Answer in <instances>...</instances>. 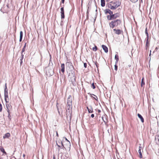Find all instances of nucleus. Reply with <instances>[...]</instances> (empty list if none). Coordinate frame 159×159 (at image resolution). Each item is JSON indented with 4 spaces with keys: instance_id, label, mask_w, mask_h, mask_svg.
Instances as JSON below:
<instances>
[{
    "instance_id": "obj_11",
    "label": "nucleus",
    "mask_w": 159,
    "mask_h": 159,
    "mask_svg": "<svg viewBox=\"0 0 159 159\" xmlns=\"http://www.w3.org/2000/svg\"><path fill=\"white\" fill-rule=\"evenodd\" d=\"M142 149V147L140 146L139 147V150H138V152L139 153V157L141 158H142V152H141V150Z\"/></svg>"
},
{
    "instance_id": "obj_27",
    "label": "nucleus",
    "mask_w": 159,
    "mask_h": 159,
    "mask_svg": "<svg viewBox=\"0 0 159 159\" xmlns=\"http://www.w3.org/2000/svg\"><path fill=\"white\" fill-rule=\"evenodd\" d=\"M26 46V43H25L24 47H23V48H22V52H21L22 53H23L25 51Z\"/></svg>"
},
{
    "instance_id": "obj_62",
    "label": "nucleus",
    "mask_w": 159,
    "mask_h": 159,
    "mask_svg": "<svg viewBox=\"0 0 159 159\" xmlns=\"http://www.w3.org/2000/svg\"><path fill=\"white\" fill-rule=\"evenodd\" d=\"M121 159H122V158H121Z\"/></svg>"
},
{
    "instance_id": "obj_21",
    "label": "nucleus",
    "mask_w": 159,
    "mask_h": 159,
    "mask_svg": "<svg viewBox=\"0 0 159 159\" xmlns=\"http://www.w3.org/2000/svg\"><path fill=\"white\" fill-rule=\"evenodd\" d=\"M118 2L119 3H120L119 1H116L115 2H113V1H111L110 2V3H111V4L113 5H115L116 4H118Z\"/></svg>"
},
{
    "instance_id": "obj_54",
    "label": "nucleus",
    "mask_w": 159,
    "mask_h": 159,
    "mask_svg": "<svg viewBox=\"0 0 159 159\" xmlns=\"http://www.w3.org/2000/svg\"><path fill=\"white\" fill-rule=\"evenodd\" d=\"M157 123H158V126L159 127V121L157 122Z\"/></svg>"
},
{
    "instance_id": "obj_3",
    "label": "nucleus",
    "mask_w": 159,
    "mask_h": 159,
    "mask_svg": "<svg viewBox=\"0 0 159 159\" xmlns=\"http://www.w3.org/2000/svg\"><path fill=\"white\" fill-rule=\"evenodd\" d=\"M71 73H70L69 75V77L70 78V76H72V79L71 80V81L72 83L75 82V72L74 70V69L70 70Z\"/></svg>"
},
{
    "instance_id": "obj_10",
    "label": "nucleus",
    "mask_w": 159,
    "mask_h": 159,
    "mask_svg": "<svg viewBox=\"0 0 159 159\" xmlns=\"http://www.w3.org/2000/svg\"><path fill=\"white\" fill-rule=\"evenodd\" d=\"M113 30L116 34L118 35L121 34L123 32V31L120 29H113Z\"/></svg>"
},
{
    "instance_id": "obj_25",
    "label": "nucleus",
    "mask_w": 159,
    "mask_h": 159,
    "mask_svg": "<svg viewBox=\"0 0 159 159\" xmlns=\"http://www.w3.org/2000/svg\"><path fill=\"white\" fill-rule=\"evenodd\" d=\"M46 73L47 75H52L53 74V71L52 70H50V72H49V74H48V72L46 71Z\"/></svg>"
},
{
    "instance_id": "obj_44",
    "label": "nucleus",
    "mask_w": 159,
    "mask_h": 159,
    "mask_svg": "<svg viewBox=\"0 0 159 159\" xmlns=\"http://www.w3.org/2000/svg\"><path fill=\"white\" fill-rule=\"evenodd\" d=\"M65 2V0H61V3H64Z\"/></svg>"
},
{
    "instance_id": "obj_19",
    "label": "nucleus",
    "mask_w": 159,
    "mask_h": 159,
    "mask_svg": "<svg viewBox=\"0 0 159 159\" xmlns=\"http://www.w3.org/2000/svg\"><path fill=\"white\" fill-rule=\"evenodd\" d=\"M115 59L116 60L115 63H116V64H117V63L118 62V61L119 60V56H118V55L116 54L115 55Z\"/></svg>"
},
{
    "instance_id": "obj_37",
    "label": "nucleus",
    "mask_w": 159,
    "mask_h": 159,
    "mask_svg": "<svg viewBox=\"0 0 159 159\" xmlns=\"http://www.w3.org/2000/svg\"><path fill=\"white\" fill-rule=\"evenodd\" d=\"M2 106L1 103H0V112L2 111Z\"/></svg>"
},
{
    "instance_id": "obj_35",
    "label": "nucleus",
    "mask_w": 159,
    "mask_h": 159,
    "mask_svg": "<svg viewBox=\"0 0 159 159\" xmlns=\"http://www.w3.org/2000/svg\"><path fill=\"white\" fill-rule=\"evenodd\" d=\"M95 64L96 65V67L98 69V64L97 63V61H95L94 62Z\"/></svg>"
},
{
    "instance_id": "obj_20",
    "label": "nucleus",
    "mask_w": 159,
    "mask_h": 159,
    "mask_svg": "<svg viewBox=\"0 0 159 159\" xmlns=\"http://www.w3.org/2000/svg\"><path fill=\"white\" fill-rule=\"evenodd\" d=\"M23 33L22 31H20V39L19 41L21 42L22 40V37H23Z\"/></svg>"
},
{
    "instance_id": "obj_22",
    "label": "nucleus",
    "mask_w": 159,
    "mask_h": 159,
    "mask_svg": "<svg viewBox=\"0 0 159 159\" xmlns=\"http://www.w3.org/2000/svg\"><path fill=\"white\" fill-rule=\"evenodd\" d=\"M102 118L103 122L105 123V125H106L107 122H108V121L107 120L106 118V117H102Z\"/></svg>"
},
{
    "instance_id": "obj_39",
    "label": "nucleus",
    "mask_w": 159,
    "mask_h": 159,
    "mask_svg": "<svg viewBox=\"0 0 159 159\" xmlns=\"http://www.w3.org/2000/svg\"><path fill=\"white\" fill-rule=\"evenodd\" d=\"M93 95H94V96H95L96 97V98H94V97H93V98L95 99L97 101L98 100V98L95 95H94V94H93Z\"/></svg>"
},
{
    "instance_id": "obj_52",
    "label": "nucleus",
    "mask_w": 159,
    "mask_h": 159,
    "mask_svg": "<svg viewBox=\"0 0 159 159\" xmlns=\"http://www.w3.org/2000/svg\"><path fill=\"white\" fill-rule=\"evenodd\" d=\"M151 50H150V54H149V56H150L151 55Z\"/></svg>"
},
{
    "instance_id": "obj_50",
    "label": "nucleus",
    "mask_w": 159,
    "mask_h": 159,
    "mask_svg": "<svg viewBox=\"0 0 159 159\" xmlns=\"http://www.w3.org/2000/svg\"><path fill=\"white\" fill-rule=\"evenodd\" d=\"M101 110H98V112H99V113H100V112H101Z\"/></svg>"
},
{
    "instance_id": "obj_6",
    "label": "nucleus",
    "mask_w": 159,
    "mask_h": 159,
    "mask_svg": "<svg viewBox=\"0 0 159 159\" xmlns=\"http://www.w3.org/2000/svg\"><path fill=\"white\" fill-rule=\"evenodd\" d=\"M120 16V15L119 13H116L114 14H113V15L110 16V20L112 19H117V18Z\"/></svg>"
},
{
    "instance_id": "obj_23",
    "label": "nucleus",
    "mask_w": 159,
    "mask_h": 159,
    "mask_svg": "<svg viewBox=\"0 0 159 159\" xmlns=\"http://www.w3.org/2000/svg\"><path fill=\"white\" fill-rule=\"evenodd\" d=\"M101 6L102 7L105 6V1L104 0H101Z\"/></svg>"
},
{
    "instance_id": "obj_41",
    "label": "nucleus",
    "mask_w": 159,
    "mask_h": 159,
    "mask_svg": "<svg viewBox=\"0 0 159 159\" xmlns=\"http://www.w3.org/2000/svg\"><path fill=\"white\" fill-rule=\"evenodd\" d=\"M10 117H11V116H10V113H8V117L9 119H10Z\"/></svg>"
},
{
    "instance_id": "obj_1",
    "label": "nucleus",
    "mask_w": 159,
    "mask_h": 159,
    "mask_svg": "<svg viewBox=\"0 0 159 159\" xmlns=\"http://www.w3.org/2000/svg\"><path fill=\"white\" fill-rule=\"evenodd\" d=\"M111 21L109 23V25L111 28L113 29L114 28H118L119 27L122 23V21L120 19H112Z\"/></svg>"
},
{
    "instance_id": "obj_55",
    "label": "nucleus",
    "mask_w": 159,
    "mask_h": 159,
    "mask_svg": "<svg viewBox=\"0 0 159 159\" xmlns=\"http://www.w3.org/2000/svg\"><path fill=\"white\" fill-rule=\"evenodd\" d=\"M7 87V84L6 83L5 84V88H6Z\"/></svg>"
},
{
    "instance_id": "obj_4",
    "label": "nucleus",
    "mask_w": 159,
    "mask_h": 159,
    "mask_svg": "<svg viewBox=\"0 0 159 159\" xmlns=\"http://www.w3.org/2000/svg\"><path fill=\"white\" fill-rule=\"evenodd\" d=\"M105 13L106 14L109 13L110 15L107 16V19L109 20H110V16L113 15V12L109 9H106L104 11Z\"/></svg>"
},
{
    "instance_id": "obj_43",
    "label": "nucleus",
    "mask_w": 159,
    "mask_h": 159,
    "mask_svg": "<svg viewBox=\"0 0 159 159\" xmlns=\"http://www.w3.org/2000/svg\"><path fill=\"white\" fill-rule=\"evenodd\" d=\"M70 81H71V79H72V76H70Z\"/></svg>"
},
{
    "instance_id": "obj_26",
    "label": "nucleus",
    "mask_w": 159,
    "mask_h": 159,
    "mask_svg": "<svg viewBox=\"0 0 159 159\" xmlns=\"http://www.w3.org/2000/svg\"><path fill=\"white\" fill-rule=\"evenodd\" d=\"M144 78L143 77V78L142 79L141 83V86L142 87H143V85H144L145 84V83L144 82Z\"/></svg>"
},
{
    "instance_id": "obj_5",
    "label": "nucleus",
    "mask_w": 159,
    "mask_h": 159,
    "mask_svg": "<svg viewBox=\"0 0 159 159\" xmlns=\"http://www.w3.org/2000/svg\"><path fill=\"white\" fill-rule=\"evenodd\" d=\"M120 5V3L118 2V4L115 5H112L111 4H108V7L111 10H115Z\"/></svg>"
},
{
    "instance_id": "obj_61",
    "label": "nucleus",
    "mask_w": 159,
    "mask_h": 159,
    "mask_svg": "<svg viewBox=\"0 0 159 159\" xmlns=\"http://www.w3.org/2000/svg\"><path fill=\"white\" fill-rule=\"evenodd\" d=\"M0 159H2L1 158H0Z\"/></svg>"
},
{
    "instance_id": "obj_60",
    "label": "nucleus",
    "mask_w": 159,
    "mask_h": 159,
    "mask_svg": "<svg viewBox=\"0 0 159 159\" xmlns=\"http://www.w3.org/2000/svg\"><path fill=\"white\" fill-rule=\"evenodd\" d=\"M158 140L159 141V139H158Z\"/></svg>"
},
{
    "instance_id": "obj_42",
    "label": "nucleus",
    "mask_w": 159,
    "mask_h": 159,
    "mask_svg": "<svg viewBox=\"0 0 159 159\" xmlns=\"http://www.w3.org/2000/svg\"><path fill=\"white\" fill-rule=\"evenodd\" d=\"M91 116L92 118H93L94 116V115L93 114H92L91 115Z\"/></svg>"
},
{
    "instance_id": "obj_56",
    "label": "nucleus",
    "mask_w": 159,
    "mask_h": 159,
    "mask_svg": "<svg viewBox=\"0 0 159 159\" xmlns=\"http://www.w3.org/2000/svg\"><path fill=\"white\" fill-rule=\"evenodd\" d=\"M56 144H57V146H58V145H59L57 144V143H56Z\"/></svg>"
},
{
    "instance_id": "obj_15",
    "label": "nucleus",
    "mask_w": 159,
    "mask_h": 159,
    "mask_svg": "<svg viewBox=\"0 0 159 159\" xmlns=\"http://www.w3.org/2000/svg\"><path fill=\"white\" fill-rule=\"evenodd\" d=\"M10 136V134L9 133H7L6 134L3 136V138L4 139H6V138H8Z\"/></svg>"
},
{
    "instance_id": "obj_7",
    "label": "nucleus",
    "mask_w": 159,
    "mask_h": 159,
    "mask_svg": "<svg viewBox=\"0 0 159 159\" xmlns=\"http://www.w3.org/2000/svg\"><path fill=\"white\" fill-rule=\"evenodd\" d=\"M72 105V98L71 95H69L67 99V104Z\"/></svg>"
},
{
    "instance_id": "obj_2",
    "label": "nucleus",
    "mask_w": 159,
    "mask_h": 159,
    "mask_svg": "<svg viewBox=\"0 0 159 159\" xmlns=\"http://www.w3.org/2000/svg\"><path fill=\"white\" fill-rule=\"evenodd\" d=\"M72 105H66V117L67 118H69L70 120L71 119V113H72Z\"/></svg>"
},
{
    "instance_id": "obj_46",
    "label": "nucleus",
    "mask_w": 159,
    "mask_h": 159,
    "mask_svg": "<svg viewBox=\"0 0 159 159\" xmlns=\"http://www.w3.org/2000/svg\"><path fill=\"white\" fill-rule=\"evenodd\" d=\"M56 135L57 136V137H58V133H57V131H56Z\"/></svg>"
},
{
    "instance_id": "obj_8",
    "label": "nucleus",
    "mask_w": 159,
    "mask_h": 159,
    "mask_svg": "<svg viewBox=\"0 0 159 159\" xmlns=\"http://www.w3.org/2000/svg\"><path fill=\"white\" fill-rule=\"evenodd\" d=\"M61 19H63L65 18L64 11L63 7L61 8Z\"/></svg>"
},
{
    "instance_id": "obj_28",
    "label": "nucleus",
    "mask_w": 159,
    "mask_h": 159,
    "mask_svg": "<svg viewBox=\"0 0 159 159\" xmlns=\"http://www.w3.org/2000/svg\"><path fill=\"white\" fill-rule=\"evenodd\" d=\"M8 94V89L7 87H6L4 89V94Z\"/></svg>"
},
{
    "instance_id": "obj_59",
    "label": "nucleus",
    "mask_w": 159,
    "mask_h": 159,
    "mask_svg": "<svg viewBox=\"0 0 159 159\" xmlns=\"http://www.w3.org/2000/svg\"><path fill=\"white\" fill-rule=\"evenodd\" d=\"M53 159H55V157H53Z\"/></svg>"
},
{
    "instance_id": "obj_14",
    "label": "nucleus",
    "mask_w": 159,
    "mask_h": 159,
    "mask_svg": "<svg viewBox=\"0 0 159 159\" xmlns=\"http://www.w3.org/2000/svg\"><path fill=\"white\" fill-rule=\"evenodd\" d=\"M61 146H60L59 145H58V147L59 148H58V151H59V152H60V149H63V150H64V146L63 145V143L62 142H61Z\"/></svg>"
},
{
    "instance_id": "obj_58",
    "label": "nucleus",
    "mask_w": 159,
    "mask_h": 159,
    "mask_svg": "<svg viewBox=\"0 0 159 159\" xmlns=\"http://www.w3.org/2000/svg\"><path fill=\"white\" fill-rule=\"evenodd\" d=\"M157 48H156V49H155V50H157Z\"/></svg>"
},
{
    "instance_id": "obj_17",
    "label": "nucleus",
    "mask_w": 159,
    "mask_h": 159,
    "mask_svg": "<svg viewBox=\"0 0 159 159\" xmlns=\"http://www.w3.org/2000/svg\"><path fill=\"white\" fill-rule=\"evenodd\" d=\"M138 116L139 118L140 119L142 123H143L144 121V120L142 116L139 113L138 114Z\"/></svg>"
},
{
    "instance_id": "obj_47",
    "label": "nucleus",
    "mask_w": 159,
    "mask_h": 159,
    "mask_svg": "<svg viewBox=\"0 0 159 159\" xmlns=\"http://www.w3.org/2000/svg\"><path fill=\"white\" fill-rule=\"evenodd\" d=\"M87 19H88V12L87 11Z\"/></svg>"
},
{
    "instance_id": "obj_34",
    "label": "nucleus",
    "mask_w": 159,
    "mask_h": 159,
    "mask_svg": "<svg viewBox=\"0 0 159 159\" xmlns=\"http://www.w3.org/2000/svg\"><path fill=\"white\" fill-rule=\"evenodd\" d=\"M91 86L93 89H94L95 88V86L94 83H93L92 84Z\"/></svg>"
},
{
    "instance_id": "obj_24",
    "label": "nucleus",
    "mask_w": 159,
    "mask_h": 159,
    "mask_svg": "<svg viewBox=\"0 0 159 159\" xmlns=\"http://www.w3.org/2000/svg\"><path fill=\"white\" fill-rule=\"evenodd\" d=\"M5 100L6 102H9V101L7 100V98H8V94H4Z\"/></svg>"
},
{
    "instance_id": "obj_16",
    "label": "nucleus",
    "mask_w": 159,
    "mask_h": 159,
    "mask_svg": "<svg viewBox=\"0 0 159 159\" xmlns=\"http://www.w3.org/2000/svg\"><path fill=\"white\" fill-rule=\"evenodd\" d=\"M61 70L63 73L65 71V64L64 63L61 64Z\"/></svg>"
},
{
    "instance_id": "obj_33",
    "label": "nucleus",
    "mask_w": 159,
    "mask_h": 159,
    "mask_svg": "<svg viewBox=\"0 0 159 159\" xmlns=\"http://www.w3.org/2000/svg\"><path fill=\"white\" fill-rule=\"evenodd\" d=\"M97 47L95 46L92 49L93 51H96L97 50Z\"/></svg>"
},
{
    "instance_id": "obj_18",
    "label": "nucleus",
    "mask_w": 159,
    "mask_h": 159,
    "mask_svg": "<svg viewBox=\"0 0 159 159\" xmlns=\"http://www.w3.org/2000/svg\"><path fill=\"white\" fill-rule=\"evenodd\" d=\"M149 42H148V38H147V39L146 40V49L147 50L148 48L149 47Z\"/></svg>"
},
{
    "instance_id": "obj_31",
    "label": "nucleus",
    "mask_w": 159,
    "mask_h": 159,
    "mask_svg": "<svg viewBox=\"0 0 159 159\" xmlns=\"http://www.w3.org/2000/svg\"><path fill=\"white\" fill-rule=\"evenodd\" d=\"M6 106L7 109H9L10 108V106L9 102H6Z\"/></svg>"
},
{
    "instance_id": "obj_32",
    "label": "nucleus",
    "mask_w": 159,
    "mask_h": 159,
    "mask_svg": "<svg viewBox=\"0 0 159 159\" xmlns=\"http://www.w3.org/2000/svg\"><path fill=\"white\" fill-rule=\"evenodd\" d=\"M24 58V55L23 54V53L21 52V55L20 58V60H22Z\"/></svg>"
},
{
    "instance_id": "obj_12",
    "label": "nucleus",
    "mask_w": 159,
    "mask_h": 159,
    "mask_svg": "<svg viewBox=\"0 0 159 159\" xmlns=\"http://www.w3.org/2000/svg\"><path fill=\"white\" fill-rule=\"evenodd\" d=\"M102 47L105 52L107 53L108 52V48L106 46L104 45H102Z\"/></svg>"
},
{
    "instance_id": "obj_53",
    "label": "nucleus",
    "mask_w": 159,
    "mask_h": 159,
    "mask_svg": "<svg viewBox=\"0 0 159 159\" xmlns=\"http://www.w3.org/2000/svg\"><path fill=\"white\" fill-rule=\"evenodd\" d=\"M66 140L67 141H68L69 142V143H70V142L67 139H66Z\"/></svg>"
},
{
    "instance_id": "obj_30",
    "label": "nucleus",
    "mask_w": 159,
    "mask_h": 159,
    "mask_svg": "<svg viewBox=\"0 0 159 159\" xmlns=\"http://www.w3.org/2000/svg\"><path fill=\"white\" fill-rule=\"evenodd\" d=\"M0 149L1 151L3 153H5V154H6L7 153L5 151L4 149L3 148H0Z\"/></svg>"
},
{
    "instance_id": "obj_57",
    "label": "nucleus",
    "mask_w": 159,
    "mask_h": 159,
    "mask_svg": "<svg viewBox=\"0 0 159 159\" xmlns=\"http://www.w3.org/2000/svg\"><path fill=\"white\" fill-rule=\"evenodd\" d=\"M66 159H70L69 158H66Z\"/></svg>"
},
{
    "instance_id": "obj_49",
    "label": "nucleus",
    "mask_w": 159,
    "mask_h": 159,
    "mask_svg": "<svg viewBox=\"0 0 159 159\" xmlns=\"http://www.w3.org/2000/svg\"><path fill=\"white\" fill-rule=\"evenodd\" d=\"M22 63V60H20V65H21Z\"/></svg>"
},
{
    "instance_id": "obj_13",
    "label": "nucleus",
    "mask_w": 159,
    "mask_h": 159,
    "mask_svg": "<svg viewBox=\"0 0 159 159\" xmlns=\"http://www.w3.org/2000/svg\"><path fill=\"white\" fill-rule=\"evenodd\" d=\"M89 108L88 107H87V109L89 113H93V109L92 107L90 106L89 107Z\"/></svg>"
},
{
    "instance_id": "obj_51",
    "label": "nucleus",
    "mask_w": 159,
    "mask_h": 159,
    "mask_svg": "<svg viewBox=\"0 0 159 159\" xmlns=\"http://www.w3.org/2000/svg\"><path fill=\"white\" fill-rule=\"evenodd\" d=\"M23 157H25V155L24 154H23Z\"/></svg>"
},
{
    "instance_id": "obj_40",
    "label": "nucleus",
    "mask_w": 159,
    "mask_h": 159,
    "mask_svg": "<svg viewBox=\"0 0 159 159\" xmlns=\"http://www.w3.org/2000/svg\"><path fill=\"white\" fill-rule=\"evenodd\" d=\"M84 67H85V68H86L87 67V65L86 63H84Z\"/></svg>"
},
{
    "instance_id": "obj_38",
    "label": "nucleus",
    "mask_w": 159,
    "mask_h": 159,
    "mask_svg": "<svg viewBox=\"0 0 159 159\" xmlns=\"http://www.w3.org/2000/svg\"><path fill=\"white\" fill-rule=\"evenodd\" d=\"M131 2H133L135 3L137 2L138 0H130Z\"/></svg>"
},
{
    "instance_id": "obj_48",
    "label": "nucleus",
    "mask_w": 159,
    "mask_h": 159,
    "mask_svg": "<svg viewBox=\"0 0 159 159\" xmlns=\"http://www.w3.org/2000/svg\"><path fill=\"white\" fill-rule=\"evenodd\" d=\"M62 78L63 79H64V76L63 75H62Z\"/></svg>"
},
{
    "instance_id": "obj_29",
    "label": "nucleus",
    "mask_w": 159,
    "mask_h": 159,
    "mask_svg": "<svg viewBox=\"0 0 159 159\" xmlns=\"http://www.w3.org/2000/svg\"><path fill=\"white\" fill-rule=\"evenodd\" d=\"M145 33L147 35V38H148V33L147 31V28H146L145 30Z\"/></svg>"
},
{
    "instance_id": "obj_36",
    "label": "nucleus",
    "mask_w": 159,
    "mask_h": 159,
    "mask_svg": "<svg viewBox=\"0 0 159 159\" xmlns=\"http://www.w3.org/2000/svg\"><path fill=\"white\" fill-rule=\"evenodd\" d=\"M115 66V70H117V66L116 64L115 63V65L114 66Z\"/></svg>"
},
{
    "instance_id": "obj_45",
    "label": "nucleus",
    "mask_w": 159,
    "mask_h": 159,
    "mask_svg": "<svg viewBox=\"0 0 159 159\" xmlns=\"http://www.w3.org/2000/svg\"><path fill=\"white\" fill-rule=\"evenodd\" d=\"M7 111L8 112V113H10L9 109H7Z\"/></svg>"
},
{
    "instance_id": "obj_9",
    "label": "nucleus",
    "mask_w": 159,
    "mask_h": 159,
    "mask_svg": "<svg viewBox=\"0 0 159 159\" xmlns=\"http://www.w3.org/2000/svg\"><path fill=\"white\" fill-rule=\"evenodd\" d=\"M66 65L67 67H69L70 70L74 69V67L71 63L70 62H67Z\"/></svg>"
}]
</instances>
